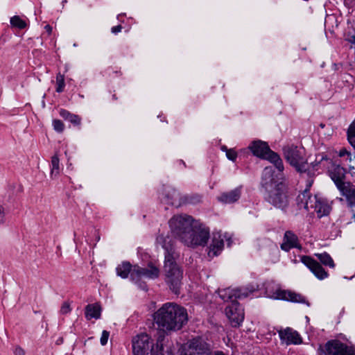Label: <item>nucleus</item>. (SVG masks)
<instances>
[{"mask_svg":"<svg viewBox=\"0 0 355 355\" xmlns=\"http://www.w3.org/2000/svg\"><path fill=\"white\" fill-rule=\"evenodd\" d=\"M209 345L201 338H195L187 343V347L181 355H208Z\"/></svg>","mask_w":355,"mask_h":355,"instance_id":"nucleus-14","label":"nucleus"},{"mask_svg":"<svg viewBox=\"0 0 355 355\" xmlns=\"http://www.w3.org/2000/svg\"><path fill=\"white\" fill-rule=\"evenodd\" d=\"M5 212L2 206H0V224L4 222Z\"/></svg>","mask_w":355,"mask_h":355,"instance_id":"nucleus-41","label":"nucleus"},{"mask_svg":"<svg viewBox=\"0 0 355 355\" xmlns=\"http://www.w3.org/2000/svg\"><path fill=\"white\" fill-rule=\"evenodd\" d=\"M347 40L355 45V33L353 35L349 33L347 37Z\"/></svg>","mask_w":355,"mask_h":355,"instance_id":"nucleus-42","label":"nucleus"},{"mask_svg":"<svg viewBox=\"0 0 355 355\" xmlns=\"http://www.w3.org/2000/svg\"><path fill=\"white\" fill-rule=\"evenodd\" d=\"M121 29H122V26L120 25L113 26L112 28V33H113L114 34L118 33L121 32Z\"/></svg>","mask_w":355,"mask_h":355,"instance_id":"nucleus-44","label":"nucleus"},{"mask_svg":"<svg viewBox=\"0 0 355 355\" xmlns=\"http://www.w3.org/2000/svg\"><path fill=\"white\" fill-rule=\"evenodd\" d=\"M101 307L98 303L87 304L85 307V318L87 320L99 319L101 318Z\"/></svg>","mask_w":355,"mask_h":355,"instance_id":"nucleus-25","label":"nucleus"},{"mask_svg":"<svg viewBox=\"0 0 355 355\" xmlns=\"http://www.w3.org/2000/svg\"><path fill=\"white\" fill-rule=\"evenodd\" d=\"M354 159H355V155L354 156Z\"/></svg>","mask_w":355,"mask_h":355,"instance_id":"nucleus-52","label":"nucleus"},{"mask_svg":"<svg viewBox=\"0 0 355 355\" xmlns=\"http://www.w3.org/2000/svg\"><path fill=\"white\" fill-rule=\"evenodd\" d=\"M329 173L338 190L349 183V182L345 181L346 169L340 165H333L329 170Z\"/></svg>","mask_w":355,"mask_h":355,"instance_id":"nucleus-17","label":"nucleus"},{"mask_svg":"<svg viewBox=\"0 0 355 355\" xmlns=\"http://www.w3.org/2000/svg\"><path fill=\"white\" fill-rule=\"evenodd\" d=\"M221 149H222L223 151H225L226 153H227V150H228V149H227V148L226 146H223V147L221 148Z\"/></svg>","mask_w":355,"mask_h":355,"instance_id":"nucleus-48","label":"nucleus"},{"mask_svg":"<svg viewBox=\"0 0 355 355\" xmlns=\"http://www.w3.org/2000/svg\"><path fill=\"white\" fill-rule=\"evenodd\" d=\"M329 159L324 155H318L315 162L312 163L313 168L318 170L319 168H324L326 166L325 162H329Z\"/></svg>","mask_w":355,"mask_h":355,"instance_id":"nucleus-28","label":"nucleus"},{"mask_svg":"<svg viewBox=\"0 0 355 355\" xmlns=\"http://www.w3.org/2000/svg\"><path fill=\"white\" fill-rule=\"evenodd\" d=\"M116 274L121 278H127L130 275V279L135 284L146 279H156L159 275V269L152 264L148 265V268H143L138 266H132L130 263L124 262L116 268Z\"/></svg>","mask_w":355,"mask_h":355,"instance_id":"nucleus-3","label":"nucleus"},{"mask_svg":"<svg viewBox=\"0 0 355 355\" xmlns=\"http://www.w3.org/2000/svg\"><path fill=\"white\" fill-rule=\"evenodd\" d=\"M300 260L318 279L322 280L328 277V272L317 261L311 257L302 256Z\"/></svg>","mask_w":355,"mask_h":355,"instance_id":"nucleus-16","label":"nucleus"},{"mask_svg":"<svg viewBox=\"0 0 355 355\" xmlns=\"http://www.w3.org/2000/svg\"><path fill=\"white\" fill-rule=\"evenodd\" d=\"M59 158L55 155L51 157V175H57L59 173Z\"/></svg>","mask_w":355,"mask_h":355,"instance_id":"nucleus-32","label":"nucleus"},{"mask_svg":"<svg viewBox=\"0 0 355 355\" xmlns=\"http://www.w3.org/2000/svg\"><path fill=\"white\" fill-rule=\"evenodd\" d=\"M109 336H110V332L106 330H103L102 332L101 339H100L101 345L104 346L107 343Z\"/></svg>","mask_w":355,"mask_h":355,"instance_id":"nucleus-35","label":"nucleus"},{"mask_svg":"<svg viewBox=\"0 0 355 355\" xmlns=\"http://www.w3.org/2000/svg\"><path fill=\"white\" fill-rule=\"evenodd\" d=\"M71 113H70L69 111L66 110H64V109H61L60 110V115L64 119L66 120H68L69 118L70 117Z\"/></svg>","mask_w":355,"mask_h":355,"instance_id":"nucleus-39","label":"nucleus"},{"mask_svg":"<svg viewBox=\"0 0 355 355\" xmlns=\"http://www.w3.org/2000/svg\"><path fill=\"white\" fill-rule=\"evenodd\" d=\"M315 255L318 257L320 261L324 266H329L331 268H334L335 267L334 260L328 253L324 252L321 254H315Z\"/></svg>","mask_w":355,"mask_h":355,"instance_id":"nucleus-27","label":"nucleus"},{"mask_svg":"<svg viewBox=\"0 0 355 355\" xmlns=\"http://www.w3.org/2000/svg\"><path fill=\"white\" fill-rule=\"evenodd\" d=\"M209 238V228L202 223L196 221L192 227L183 235L182 243L189 247L205 246Z\"/></svg>","mask_w":355,"mask_h":355,"instance_id":"nucleus-6","label":"nucleus"},{"mask_svg":"<svg viewBox=\"0 0 355 355\" xmlns=\"http://www.w3.org/2000/svg\"><path fill=\"white\" fill-rule=\"evenodd\" d=\"M320 349L324 355H355V351L352 347L338 340L328 341Z\"/></svg>","mask_w":355,"mask_h":355,"instance_id":"nucleus-11","label":"nucleus"},{"mask_svg":"<svg viewBox=\"0 0 355 355\" xmlns=\"http://www.w3.org/2000/svg\"><path fill=\"white\" fill-rule=\"evenodd\" d=\"M339 191L342 196L345 197L349 207H355V185L351 182L347 183Z\"/></svg>","mask_w":355,"mask_h":355,"instance_id":"nucleus-23","label":"nucleus"},{"mask_svg":"<svg viewBox=\"0 0 355 355\" xmlns=\"http://www.w3.org/2000/svg\"><path fill=\"white\" fill-rule=\"evenodd\" d=\"M157 243L162 246L165 250V256L168 254H173L171 239L168 236H165L163 234H160L157 238Z\"/></svg>","mask_w":355,"mask_h":355,"instance_id":"nucleus-26","label":"nucleus"},{"mask_svg":"<svg viewBox=\"0 0 355 355\" xmlns=\"http://www.w3.org/2000/svg\"><path fill=\"white\" fill-rule=\"evenodd\" d=\"M154 320L163 330L175 331L187 324L188 315L184 307L174 302H167L154 313Z\"/></svg>","mask_w":355,"mask_h":355,"instance_id":"nucleus-2","label":"nucleus"},{"mask_svg":"<svg viewBox=\"0 0 355 355\" xmlns=\"http://www.w3.org/2000/svg\"><path fill=\"white\" fill-rule=\"evenodd\" d=\"M71 311V304L69 302H64L62 303L60 313L62 315L68 314Z\"/></svg>","mask_w":355,"mask_h":355,"instance_id":"nucleus-33","label":"nucleus"},{"mask_svg":"<svg viewBox=\"0 0 355 355\" xmlns=\"http://www.w3.org/2000/svg\"><path fill=\"white\" fill-rule=\"evenodd\" d=\"M132 352L133 355H148L150 350H154L153 348V342L146 334H141L132 338Z\"/></svg>","mask_w":355,"mask_h":355,"instance_id":"nucleus-12","label":"nucleus"},{"mask_svg":"<svg viewBox=\"0 0 355 355\" xmlns=\"http://www.w3.org/2000/svg\"><path fill=\"white\" fill-rule=\"evenodd\" d=\"M65 86L64 76L58 73L56 76V92L61 93L63 92Z\"/></svg>","mask_w":355,"mask_h":355,"instance_id":"nucleus-31","label":"nucleus"},{"mask_svg":"<svg viewBox=\"0 0 355 355\" xmlns=\"http://www.w3.org/2000/svg\"><path fill=\"white\" fill-rule=\"evenodd\" d=\"M315 205V211L317 212L318 217L321 218L327 216L331 211V206L327 200L319 196L317 203Z\"/></svg>","mask_w":355,"mask_h":355,"instance_id":"nucleus-24","label":"nucleus"},{"mask_svg":"<svg viewBox=\"0 0 355 355\" xmlns=\"http://www.w3.org/2000/svg\"><path fill=\"white\" fill-rule=\"evenodd\" d=\"M353 218L355 220V214L353 215Z\"/></svg>","mask_w":355,"mask_h":355,"instance_id":"nucleus-49","label":"nucleus"},{"mask_svg":"<svg viewBox=\"0 0 355 355\" xmlns=\"http://www.w3.org/2000/svg\"><path fill=\"white\" fill-rule=\"evenodd\" d=\"M241 195V187H237L230 191L223 193L218 197V200L226 204L234 203L240 198Z\"/></svg>","mask_w":355,"mask_h":355,"instance_id":"nucleus-22","label":"nucleus"},{"mask_svg":"<svg viewBox=\"0 0 355 355\" xmlns=\"http://www.w3.org/2000/svg\"><path fill=\"white\" fill-rule=\"evenodd\" d=\"M347 159L349 162V157H347Z\"/></svg>","mask_w":355,"mask_h":355,"instance_id":"nucleus-50","label":"nucleus"},{"mask_svg":"<svg viewBox=\"0 0 355 355\" xmlns=\"http://www.w3.org/2000/svg\"><path fill=\"white\" fill-rule=\"evenodd\" d=\"M140 286L143 288H145V286H142L141 285H140Z\"/></svg>","mask_w":355,"mask_h":355,"instance_id":"nucleus-51","label":"nucleus"},{"mask_svg":"<svg viewBox=\"0 0 355 355\" xmlns=\"http://www.w3.org/2000/svg\"><path fill=\"white\" fill-rule=\"evenodd\" d=\"M151 355H163L162 349H161L157 351L153 350L151 352Z\"/></svg>","mask_w":355,"mask_h":355,"instance_id":"nucleus-45","label":"nucleus"},{"mask_svg":"<svg viewBox=\"0 0 355 355\" xmlns=\"http://www.w3.org/2000/svg\"><path fill=\"white\" fill-rule=\"evenodd\" d=\"M265 290L267 297L273 300H286L291 302L306 304L307 306L310 305L306 298L302 295L291 291L282 290L272 282L268 283L266 285Z\"/></svg>","mask_w":355,"mask_h":355,"instance_id":"nucleus-7","label":"nucleus"},{"mask_svg":"<svg viewBox=\"0 0 355 355\" xmlns=\"http://www.w3.org/2000/svg\"><path fill=\"white\" fill-rule=\"evenodd\" d=\"M227 241L228 246L232 243L231 236L228 233H222L220 232H214L211 243L209 247L208 256L214 257L218 256L223 250L224 241Z\"/></svg>","mask_w":355,"mask_h":355,"instance_id":"nucleus-13","label":"nucleus"},{"mask_svg":"<svg viewBox=\"0 0 355 355\" xmlns=\"http://www.w3.org/2000/svg\"><path fill=\"white\" fill-rule=\"evenodd\" d=\"M225 314L233 327H239L244 319V311L237 302H233L225 308Z\"/></svg>","mask_w":355,"mask_h":355,"instance_id":"nucleus-15","label":"nucleus"},{"mask_svg":"<svg viewBox=\"0 0 355 355\" xmlns=\"http://www.w3.org/2000/svg\"><path fill=\"white\" fill-rule=\"evenodd\" d=\"M272 167H266L262 173L261 185L266 200L277 208L284 209L288 205L286 185L279 180Z\"/></svg>","mask_w":355,"mask_h":355,"instance_id":"nucleus-1","label":"nucleus"},{"mask_svg":"<svg viewBox=\"0 0 355 355\" xmlns=\"http://www.w3.org/2000/svg\"><path fill=\"white\" fill-rule=\"evenodd\" d=\"M162 200L166 204L177 207L180 206L182 202L180 193L169 187L165 188V193Z\"/></svg>","mask_w":355,"mask_h":355,"instance_id":"nucleus-20","label":"nucleus"},{"mask_svg":"<svg viewBox=\"0 0 355 355\" xmlns=\"http://www.w3.org/2000/svg\"><path fill=\"white\" fill-rule=\"evenodd\" d=\"M164 272L165 282L170 289L175 294L180 293L183 278V270L178 265L172 254L165 256Z\"/></svg>","mask_w":355,"mask_h":355,"instance_id":"nucleus-4","label":"nucleus"},{"mask_svg":"<svg viewBox=\"0 0 355 355\" xmlns=\"http://www.w3.org/2000/svg\"><path fill=\"white\" fill-rule=\"evenodd\" d=\"M53 125L55 130L57 132H61L64 130V124L63 123L58 119H55L53 121Z\"/></svg>","mask_w":355,"mask_h":355,"instance_id":"nucleus-34","label":"nucleus"},{"mask_svg":"<svg viewBox=\"0 0 355 355\" xmlns=\"http://www.w3.org/2000/svg\"><path fill=\"white\" fill-rule=\"evenodd\" d=\"M214 355H225V354L221 351H217L214 353Z\"/></svg>","mask_w":355,"mask_h":355,"instance_id":"nucleus-47","label":"nucleus"},{"mask_svg":"<svg viewBox=\"0 0 355 355\" xmlns=\"http://www.w3.org/2000/svg\"><path fill=\"white\" fill-rule=\"evenodd\" d=\"M283 152L284 158L297 171L302 173L307 170V159L304 148L288 145L284 147Z\"/></svg>","mask_w":355,"mask_h":355,"instance_id":"nucleus-8","label":"nucleus"},{"mask_svg":"<svg viewBox=\"0 0 355 355\" xmlns=\"http://www.w3.org/2000/svg\"><path fill=\"white\" fill-rule=\"evenodd\" d=\"M226 156L230 160L235 161L237 157V154L233 149H230L227 150Z\"/></svg>","mask_w":355,"mask_h":355,"instance_id":"nucleus-36","label":"nucleus"},{"mask_svg":"<svg viewBox=\"0 0 355 355\" xmlns=\"http://www.w3.org/2000/svg\"><path fill=\"white\" fill-rule=\"evenodd\" d=\"M318 198V195L312 196L309 191L306 189L297 196V204L300 209L303 208L306 211H309V209H315V205H316Z\"/></svg>","mask_w":355,"mask_h":355,"instance_id":"nucleus-19","label":"nucleus"},{"mask_svg":"<svg viewBox=\"0 0 355 355\" xmlns=\"http://www.w3.org/2000/svg\"><path fill=\"white\" fill-rule=\"evenodd\" d=\"M347 40L355 45V33L353 35L349 33L347 37Z\"/></svg>","mask_w":355,"mask_h":355,"instance_id":"nucleus-43","label":"nucleus"},{"mask_svg":"<svg viewBox=\"0 0 355 355\" xmlns=\"http://www.w3.org/2000/svg\"><path fill=\"white\" fill-rule=\"evenodd\" d=\"M68 121L74 125H79L80 123L81 119L78 115L71 114Z\"/></svg>","mask_w":355,"mask_h":355,"instance_id":"nucleus-37","label":"nucleus"},{"mask_svg":"<svg viewBox=\"0 0 355 355\" xmlns=\"http://www.w3.org/2000/svg\"><path fill=\"white\" fill-rule=\"evenodd\" d=\"M300 248L297 236L291 231H286L284 234L281 249L288 252L291 249Z\"/></svg>","mask_w":355,"mask_h":355,"instance_id":"nucleus-21","label":"nucleus"},{"mask_svg":"<svg viewBox=\"0 0 355 355\" xmlns=\"http://www.w3.org/2000/svg\"><path fill=\"white\" fill-rule=\"evenodd\" d=\"M14 355H25V351L19 346H16L13 351Z\"/></svg>","mask_w":355,"mask_h":355,"instance_id":"nucleus-40","label":"nucleus"},{"mask_svg":"<svg viewBox=\"0 0 355 355\" xmlns=\"http://www.w3.org/2000/svg\"><path fill=\"white\" fill-rule=\"evenodd\" d=\"M338 155L340 157H345V156L349 157V162H352V155H351L350 152H349L345 148L340 149L339 153H338Z\"/></svg>","mask_w":355,"mask_h":355,"instance_id":"nucleus-38","label":"nucleus"},{"mask_svg":"<svg viewBox=\"0 0 355 355\" xmlns=\"http://www.w3.org/2000/svg\"><path fill=\"white\" fill-rule=\"evenodd\" d=\"M347 139L349 144L355 149V119L347 129Z\"/></svg>","mask_w":355,"mask_h":355,"instance_id":"nucleus-29","label":"nucleus"},{"mask_svg":"<svg viewBox=\"0 0 355 355\" xmlns=\"http://www.w3.org/2000/svg\"><path fill=\"white\" fill-rule=\"evenodd\" d=\"M248 148L254 156L267 159L272 163L278 170L279 173V175H281L284 168L282 159L277 153L270 149L266 142L256 140L252 141Z\"/></svg>","mask_w":355,"mask_h":355,"instance_id":"nucleus-5","label":"nucleus"},{"mask_svg":"<svg viewBox=\"0 0 355 355\" xmlns=\"http://www.w3.org/2000/svg\"><path fill=\"white\" fill-rule=\"evenodd\" d=\"M196 221L190 216L177 215L169 220V226L171 232L182 242L183 235H187Z\"/></svg>","mask_w":355,"mask_h":355,"instance_id":"nucleus-9","label":"nucleus"},{"mask_svg":"<svg viewBox=\"0 0 355 355\" xmlns=\"http://www.w3.org/2000/svg\"><path fill=\"white\" fill-rule=\"evenodd\" d=\"M44 28L50 34L52 31V28L49 25H46Z\"/></svg>","mask_w":355,"mask_h":355,"instance_id":"nucleus-46","label":"nucleus"},{"mask_svg":"<svg viewBox=\"0 0 355 355\" xmlns=\"http://www.w3.org/2000/svg\"><path fill=\"white\" fill-rule=\"evenodd\" d=\"M279 336L282 344L299 345L302 343L300 335L290 327L278 331Z\"/></svg>","mask_w":355,"mask_h":355,"instance_id":"nucleus-18","label":"nucleus"},{"mask_svg":"<svg viewBox=\"0 0 355 355\" xmlns=\"http://www.w3.org/2000/svg\"><path fill=\"white\" fill-rule=\"evenodd\" d=\"M10 21L12 27H15L19 29L25 28L27 25L24 20H23L19 16L17 15L11 17Z\"/></svg>","mask_w":355,"mask_h":355,"instance_id":"nucleus-30","label":"nucleus"},{"mask_svg":"<svg viewBox=\"0 0 355 355\" xmlns=\"http://www.w3.org/2000/svg\"><path fill=\"white\" fill-rule=\"evenodd\" d=\"M257 290V288L252 285L244 288H225L218 291L219 297L224 301H230L231 303L236 302L237 299H243L249 296Z\"/></svg>","mask_w":355,"mask_h":355,"instance_id":"nucleus-10","label":"nucleus"}]
</instances>
